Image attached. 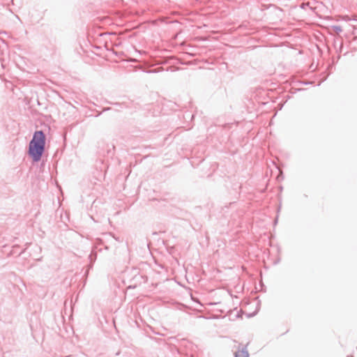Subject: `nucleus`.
<instances>
[{
  "label": "nucleus",
  "instance_id": "nucleus-1",
  "mask_svg": "<svg viewBox=\"0 0 357 357\" xmlns=\"http://www.w3.org/2000/svg\"><path fill=\"white\" fill-rule=\"evenodd\" d=\"M45 135L41 130L36 131L29 142V154L34 162L40 160L45 150Z\"/></svg>",
  "mask_w": 357,
  "mask_h": 357
},
{
  "label": "nucleus",
  "instance_id": "nucleus-2",
  "mask_svg": "<svg viewBox=\"0 0 357 357\" xmlns=\"http://www.w3.org/2000/svg\"><path fill=\"white\" fill-rule=\"evenodd\" d=\"M248 353L244 349H240L236 353L235 357H248Z\"/></svg>",
  "mask_w": 357,
  "mask_h": 357
},
{
  "label": "nucleus",
  "instance_id": "nucleus-3",
  "mask_svg": "<svg viewBox=\"0 0 357 357\" xmlns=\"http://www.w3.org/2000/svg\"><path fill=\"white\" fill-rule=\"evenodd\" d=\"M332 29L337 34L340 33L342 31V27L337 25L332 26Z\"/></svg>",
  "mask_w": 357,
  "mask_h": 357
},
{
  "label": "nucleus",
  "instance_id": "nucleus-4",
  "mask_svg": "<svg viewBox=\"0 0 357 357\" xmlns=\"http://www.w3.org/2000/svg\"><path fill=\"white\" fill-rule=\"evenodd\" d=\"M353 20H357V15H354L353 16Z\"/></svg>",
  "mask_w": 357,
  "mask_h": 357
}]
</instances>
